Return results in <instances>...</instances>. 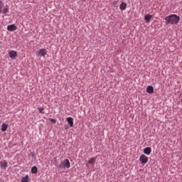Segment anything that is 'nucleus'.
Segmentation results:
<instances>
[{"label":"nucleus","mask_w":182,"mask_h":182,"mask_svg":"<svg viewBox=\"0 0 182 182\" xmlns=\"http://www.w3.org/2000/svg\"><path fill=\"white\" fill-rule=\"evenodd\" d=\"M67 122L69 124L70 127H73L74 122H73V117H68L66 118Z\"/></svg>","instance_id":"obj_8"},{"label":"nucleus","mask_w":182,"mask_h":182,"mask_svg":"<svg viewBox=\"0 0 182 182\" xmlns=\"http://www.w3.org/2000/svg\"><path fill=\"white\" fill-rule=\"evenodd\" d=\"M95 163H96V159L95 158H90L88 160V164H95Z\"/></svg>","instance_id":"obj_17"},{"label":"nucleus","mask_w":182,"mask_h":182,"mask_svg":"<svg viewBox=\"0 0 182 182\" xmlns=\"http://www.w3.org/2000/svg\"><path fill=\"white\" fill-rule=\"evenodd\" d=\"M153 18V16L151 14H146L144 16V19L146 21V22H150V20Z\"/></svg>","instance_id":"obj_14"},{"label":"nucleus","mask_w":182,"mask_h":182,"mask_svg":"<svg viewBox=\"0 0 182 182\" xmlns=\"http://www.w3.org/2000/svg\"><path fill=\"white\" fill-rule=\"evenodd\" d=\"M31 173H32V174H36L38 173V167L33 166L31 168Z\"/></svg>","instance_id":"obj_16"},{"label":"nucleus","mask_w":182,"mask_h":182,"mask_svg":"<svg viewBox=\"0 0 182 182\" xmlns=\"http://www.w3.org/2000/svg\"><path fill=\"white\" fill-rule=\"evenodd\" d=\"M31 181V177H29V175H26L25 176L21 178V182H30Z\"/></svg>","instance_id":"obj_12"},{"label":"nucleus","mask_w":182,"mask_h":182,"mask_svg":"<svg viewBox=\"0 0 182 182\" xmlns=\"http://www.w3.org/2000/svg\"><path fill=\"white\" fill-rule=\"evenodd\" d=\"M9 55L11 59H15V58L18 57V52L16 50H11L9 52Z\"/></svg>","instance_id":"obj_6"},{"label":"nucleus","mask_w":182,"mask_h":182,"mask_svg":"<svg viewBox=\"0 0 182 182\" xmlns=\"http://www.w3.org/2000/svg\"><path fill=\"white\" fill-rule=\"evenodd\" d=\"M0 166L1 168H4V170H6V168H8V162L6 161V160L1 161L0 162Z\"/></svg>","instance_id":"obj_9"},{"label":"nucleus","mask_w":182,"mask_h":182,"mask_svg":"<svg viewBox=\"0 0 182 182\" xmlns=\"http://www.w3.org/2000/svg\"><path fill=\"white\" fill-rule=\"evenodd\" d=\"M50 123H53V124H56V119L53 118H50Z\"/></svg>","instance_id":"obj_19"},{"label":"nucleus","mask_w":182,"mask_h":182,"mask_svg":"<svg viewBox=\"0 0 182 182\" xmlns=\"http://www.w3.org/2000/svg\"><path fill=\"white\" fill-rule=\"evenodd\" d=\"M53 160H54V161H57L56 157H54Z\"/></svg>","instance_id":"obj_20"},{"label":"nucleus","mask_w":182,"mask_h":182,"mask_svg":"<svg viewBox=\"0 0 182 182\" xmlns=\"http://www.w3.org/2000/svg\"><path fill=\"white\" fill-rule=\"evenodd\" d=\"M48 55V50L45 48L40 49L37 53V56L40 58H45Z\"/></svg>","instance_id":"obj_4"},{"label":"nucleus","mask_w":182,"mask_h":182,"mask_svg":"<svg viewBox=\"0 0 182 182\" xmlns=\"http://www.w3.org/2000/svg\"><path fill=\"white\" fill-rule=\"evenodd\" d=\"M18 28L15 24H11L7 26V31H9L10 32H14V31H16Z\"/></svg>","instance_id":"obj_7"},{"label":"nucleus","mask_w":182,"mask_h":182,"mask_svg":"<svg viewBox=\"0 0 182 182\" xmlns=\"http://www.w3.org/2000/svg\"><path fill=\"white\" fill-rule=\"evenodd\" d=\"M146 92L149 93V95L154 93V87H153V86H151V85H149L146 87Z\"/></svg>","instance_id":"obj_10"},{"label":"nucleus","mask_w":182,"mask_h":182,"mask_svg":"<svg viewBox=\"0 0 182 182\" xmlns=\"http://www.w3.org/2000/svg\"><path fill=\"white\" fill-rule=\"evenodd\" d=\"M126 8H127V4L126 2H122L119 5V9L121 11H125Z\"/></svg>","instance_id":"obj_13"},{"label":"nucleus","mask_w":182,"mask_h":182,"mask_svg":"<svg viewBox=\"0 0 182 182\" xmlns=\"http://www.w3.org/2000/svg\"><path fill=\"white\" fill-rule=\"evenodd\" d=\"M139 161H141L142 164H146L147 161H149V157L144 154H141L139 157Z\"/></svg>","instance_id":"obj_5"},{"label":"nucleus","mask_w":182,"mask_h":182,"mask_svg":"<svg viewBox=\"0 0 182 182\" xmlns=\"http://www.w3.org/2000/svg\"><path fill=\"white\" fill-rule=\"evenodd\" d=\"M180 22V16L177 14H171L165 17L166 25H177Z\"/></svg>","instance_id":"obj_1"},{"label":"nucleus","mask_w":182,"mask_h":182,"mask_svg":"<svg viewBox=\"0 0 182 182\" xmlns=\"http://www.w3.org/2000/svg\"><path fill=\"white\" fill-rule=\"evenodd\" d=\"M8 129V124L4 123L1 125V132H6V129Z\"/></svg>","instance_id":"obj_15"},{"label":"nucleus","mask_w":182,"mask_h":182,"mask_svg":"<svg viewBox=\"0 0 182 182\" xmlns=\"http://www.w3.org/2000/svg\"><path fill=\"white\" fill-rule=\"evenodd\" d=\"M59 168H70V162L69 159H65L59 165Z\"/></svg>","instance_id":"obj_2"},{"label":"nucleus","mask_w":182,"mask_h":182,"mask_svg":"<svg viewBox=\"0 0 182 182\" xmlns=\"http://www.w3.org/2000/svg\"><path fill=\"white\" fill-rule=\"evenodd\" d=\"M3 6H4V1H0V15L1 14H4V15H6V14L9 12V7L6 6L2 10Z\"/></svg>","instance_id":"obj_3"},{"label":"nucleus","mask_w":182,"mask_h":182,"mask_svg":"<svg viewBox=\"0 0 182 182\" xmlns=\"http://www.w3.org/2000/svg\"><path fill=\"white\" fill-rule=\"evenodd\" d=\"M144 154H146V156H150V154H151V147H146L144 149Z\"/></svg>","instance_id":"obj_11"},{"label":"nucleus","mask_w":182,"mask_h":182,"mask_svg":"<svg viewBox=\"0 0 182 182\" xmlns=\"http://www.w3.org/2000/svg\"><path fill=\"white\" fill-rule=\"evenodd\" d=\"M38 110L39 113H41V114H45V108L44 107H38Z\"/></svg>","instance_id":"obj_18"}]
</instances>
